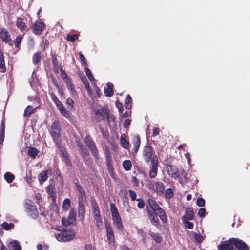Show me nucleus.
I'll return each mask as SVG.
<instances>
[{"label":"nucleus","instance_id":"f257e3e1","mask_svg":"<svg viewBox=\"0 0 250 250\" xmlns=\"http://www.w3.org/2000/svg\"><path fill=\"white\" fill-rule=\"evenodd\" d=\"M110 208L113 223L117 230L122 231L123 229V225L118 209L113 203H110Z\"/></svg>","mask_w":250,"mask_h":250},{"label":"nucleus","instance_id":"f03ea898","mask_svg":"<svg viewBox=\"0 0 250 250\" xmlns=\"http://www.w3.org/2000/svg\"><path fill=\"white\" fill-rule=\"evenodd\" d=\"M149 207L152 209L151 211L158 214L163 222H167V218L165 211L159 206L154 200L152 199H149L148 200L147 208L148 207L149 208Z\"/></svg>","mask_w":250,"mask_h":250},{"label":"nucleus","instance_id":"7ed1b4c3","mask_svg":"<svg viewBox=\"0 0 250 250\" xmlns=\"http://www.w3.org/2000/svg\"><path fill=\"white\" fill-rule=\"evenodd\" d=\"M75 236V232L72 229H64L55 237L58 241L66 242L72 240Z\"/></svg>","mask_w":250,"mask_h":250},{"label":"nucleus","instance_id":"20e7f679","mask_svg":"<svg viewBox=\"0 0 250 250\" xmlns=\"http://www.w3.org/2000/svg\"><path fill=\"white\" fill-rule=\"evenodd\" d=\"M92 207L93 209V214L96 222V226L99 229L103 227V222L100 214L98 205L95 200H92Z\"/></svg>","mask_w":250,"mask_h":250},{"label":"nucleus","instance_id":"39448f33","mask_svg":"<svg viewBox=\"0 0 250 250\" xmlns=\"http://www.w3.org/2000/svg\"><path fill=\"white\" fill-rule=\"evenodd\" d=\"M93 111L98 117L101 118L102 119H105L107 118L109 125H111V122H113V123H114L115 122V118L113 116H108L107 110L104 108H94Z\"/></svg>","mask_w":250,"mask_h":250},{"label":"nucleus","instance_id":"423d86ee","mask_svg":"<svg viewBox=\"0 0 250 250\" xmlns=\"http://www.w3.org/2000/svg\"><path fill=\"white\" fill-rule=\"evenodd\" d=\"M50 133L56 144H58L60 141V127L59 123L57 121H55L52 124Z\"/></svg>","mask_w":250,"mask_h":250},{"label":"nucleus","instance_id":"0eeeda50","mask_svg":"<svg viewBox=\"0 0 250 250\" xmlns=\"http://www.w3.org/2000/svg\"><path fill=\"white\" fill-rule=\"evenodd\" d=\"M105 227L108 243L110 245H113L115 242V238L113 229L110 224L107 221L105 222Z\"/></svg>","mask_w":250,"mask_h":250},{"label":"nucleus","instance_id":"6e6552de","mask_svg":"<svg viewBox=\"0 0 250 250\" xmlns=\"http://www.w3.org/2000/svg\"><path fill=\"white\" fill-rule=\"evenodd\" d=\"M25 208L26 212L31 217L35 218L38 216L37 209L35 206L31 202L26 203Z\"/></svg>","mask_w":250,"mask_h":250},{"label":"nucleus","instance_id":"1a4fd4ad","mask_svg":"<svg viewBox=\"0 0 250 250\" xmlns=\"http://www.w3.org/2000/svg\"><path fill=\"white\" fill-rule=\"evenodd\" d=\"M151 169L149 171V176L151 178H155L157 174L158 158L155 155L151 161Z\"/></svg>","mask_w":250,"mask_h":250},{"label":"nucleus","instance_id":"9d476101","mask_svg":"<svg viewBox=\"0 0 250 250\" xmlns=\"http://www.w3.org/2000/svg\"><path fill=\"white\" fill-rule=\"evenodd\" d=\"M229 241L232 243L237 249L241 250H248V246L245 242L237 238H230Z\"/></svg>","mask_w":250,"mask_h":250},{"label":"nucleus","instance_id":"9b49d317","mask_svg":"<svg viewBox=\"0 0 250 250\" xmlns=\"http://www.w3.org/2000/svg\"><path fill=\"white\" fill-rule=\"evenodd\" d=\"M76 211L73 209H71L69 212L68 219L66 220L65 219L63 218L62 220V224L63 225H67L69 224H73L76 220Z\"/></svg>","mask_w":250,"mask_h":250},{"label":"nucleus","instance_id":"f8f14e48","mask_svg":"<svg viewBox=\"0 0 250 250\" xmlns=\"http://www.w3.org/2000/svg\"><path fill=\"white\" fill-rule=\"evenodd\" d=\"M143 157L146 162H149L153 158L152 148L148 146H145L143 150Z\"/></svg>","mask_w":250,"mask_h":250},{"label":"nucleus","instance_id":"ddd939ff","mask_svg":"<svg viewBox=\"0 0 250 250\" xmlns=\"http://www.w3.org/2000/svg\"><path fill=\"white\" fill-rule=\"evenodd\" d=\"M45 27V24L41 21L36 22L32 26V31L35 34L40 35Z\"/></svg>","mask_w":250,"mask_h":250},{"label":"nucleus","instance_id":"4468645a","mask_svg":"<svg viewBox=\"0 0 250 250\" xmlns=\"http://www.w3.org/2000/svg\"><path fill=\"white\" fill-rule=\"evenodd\" d=\"M55 104L58 110L60 111L62 115L67 118H69L70 117V112L64 107L63 104H62L61 101L58 100Z\"/></svg>","mask_w":250,"mask_h":250},{"label":"nucleus","instance_id":"2eb2a0df","mask_svg":"<svg viewBox=\"0 0 250 250\" xmlns=\"http://www.w3.org/2000/svg\"><path fill=\"white\" fill-rule=\"evenodd\" d=\"M147 212L148 213V215L149 220H150L151 222L154 225V226H157L159 224V219L157 215L158 214H156L154 212H152L150 210V208L147 207Z\"/></svg>","mask_w":250,"mask_h":250},{"label":"nucleus","instance_id":"dca6fc26","mask_svg":"<svg viewBox=\"0 0 250 250\" xmlns=\"http://www.w3.org/2000/svg\"><path fill=\"white\" fill-rule=\"evenodd\" d=\"M218 250H233V246L232 243L229 241L221 242V244L218 246Z\"/></svg>","mask_w":250,"mask_h":250},{"label":"nucleus","instance_id":"f3484780","mask_svg":"<svg viewBox=\"0 0 250 250\" xmlns=\"http://www.w3.org/2000/svg\"><path fill=\"white\" fill-rule=\"evenodd\" d=\"M167 172L169 176L175 179L179 177L178 169L175 166H170L167 167Z\"/></svg>","mask_w":250,"mask_h":250},{"label":"nucleus","instance_id":"a211bd4d","mask_svg":"<svg viewBox=\"0 0 250 250\" xmlns=\"http://www.w3.org/2000/svg\"><path fill=\"white\" fill-rule=\"evenodd\" d=\"M155 191L159 195L162 194L165 190V186L162 182H156L155 183Z\"/></svg>","mask_w":250,"mask_h":250},{"label":"nucleus","instance_id":"6ab92c4d","mask_svg":"<svg viewBox=\"0 0 250 250\" xmlns=\"http://www.w3.org/2000/svg\"><path fill=\"white\" fill-rule=\"evenodd\" d=\"M51 170H47L42 171L38 176V179L40 183H42L48 178V175L50 174Z\"/></svg>","mask_w":250,"mask_h":250},{"label":"nucleus","instance_id":"aec40b11","mask_svg":"<svg viewBox=\"0 0 250 250\" xmlns=\"http://www.w3.org/2000/svg\"><path fill=\"white\" fill-rule=\"evenodd\" d=\"M9 250H21V248L19 243L17 240H13L10 242L8 245Z\"/></svg>","mask_w":250,"mask_h":250},{"label":"nucleus","instance_id":"412c9836","mask_svg":"<svg viewBox=\"0 0 250 250\" xmlns=\"http://www.w3.org/2000/svg\"><path fill=\"white\" fill-rule=\"evenodd\" d=\"M113 85L112 83L108 82L106 84V86L104 88V92L106 96L111 97L113 94Z\"/></svg>","mask_w":250,"mask_h":250},{"label":"nucleus","instance_id":"4be33fe9","mask_svg":"<svg viewBox=\"0 0 250 250\" xmlns=\"http://www.w3.org/2000/svg\"><path fill=\"white\" fill-rule=\"evenodd\" d=\"M78 217L81 220H83L84 217L85 206L83 202L79 203Z\"/></svg>","mask_w":250,"mask_h":250},{"label":"nucleus","instance_id":"5701e85b","mask_svg":"<svg viewBox=\"0 0 250 250\" xmlns=\"http://www.w3.org/2000/svg\"><path fill=\"white\" fill-rule=\"evenodd\" d=\"M0 37L4 42H6L11 40L9 33L4 29L0 30Z\"/></svg>","mask_w":250,"mask_h":250},{"label":"nucleus","instance_id":"b1692460","mask_svg":"<svg viewBox=\"0 0 250 250\" xmlns=\"http://www.w3.org/2000/svg\"><path fill=\"white\" fill-rule=\"evenodd\" d=\"M194 219L193 210L189 208L186 210L185 215L182 218V220H192Z\"/></svg>","mask_w":250,"mask_h":250},{"label":"nucleus","instance_id":"393cba45","mask_svg":"<svg viewBox=\"0 0 250 250\" xmlns=\"http://www.w3.org/2000/svg\"><path fill=\"white\" fill-rule=\"evenodd\" d=\"M24 19L23 18L19 17L17 19V26L18 28L21 31H24L26 29L25 23L24 22Z\"/></svg>","mask_w":250,"mask_h":250},{"label":"nucleus","instance_id":"a878e982","mask_svg":"<svg viewBox=\"0 0 250 250\" xmlns=\"http://www.w3.org/2000/svg\"><path fill=\"white\" fill-rule=\"evenodd\" d=\"M6 68L5 64L3 53L0 51V72L4 73L6 72Z\"/></svg>","mask_w":250,"mask_h":250},{"label":"nucleus","instance_id":"bb28decb","mask_svg":"<svg viewBox=\"0 0 250 250\" xmlns=\"http://www.w3.org/2000/svg\"><path fill=\"white\" fill-rule=\"evenodd\" d=\"M121 144L123 147L125 149H127L130 146L129 142L126 139V136L125 134H123L121 135L120 137Z\"/></svg>","mask_w":250,"mask_h":250},{"label":"nucleus","instance_id":"cd10ccee","mask_svg":"<svg viewBox=\"0 0 250 250\" xmlns=\"http://www.w3.org/2000/svg\"><path fill=\"white\" fill-rule=\"evenodd\" d=\"M133 144L134 145L133 150L135 152H137L140 145V140L138 136H134L133 137Z\"/></svg>","mask_w":250,"mask_h":250},{"label":"nucleus","instance_id":"c85d7f7f","mask_svg":"<svg viewBox=\"0 0 250 250\" xmlns=\"http://www.w3.org/2000/svg\"><path fill=\"white\" fill-rule=\"evenodd\" d=\"M46 189L48 194L52 198L53 200H54L56 197V193L54 187L50 185L46 188Z\"/></svg>","mask_w":250,"mask_h":250},{"label":"nucleus","instance_id":"c756f323","mask_svg":"<svg viewBox=\"0 0 250 250\" xmlns=\"http://www.w3.org/2000/svg\"><path fill=\"white\" fill-rule=\"evenodd\" d=\"M123 167L125 171H129L132 167L131 161L129 160H126L123 162Z\"/></svg>","mask_w":250,"mask_h":250},{"label":"nucleus","instance_id":"7c9ffc66","mask_svg":"<svg viewBox=\"0 0 250 250\" xmlns=\"http://www.w3.org/2000/svg\"><path fill=\"white\" fill-rule=\"evenodd\" d=\"M38 153V151L37 149L35 147H29L28 149V154L33 158H35Z\"/></svg>","mask_w":250,"mask_h":250},{"label":"nucleus","instance_id":"2f4dec72","mask_svg":"<svg viewBox=\"0 0 250 250\" xmlns=\"http://www.w3.org/2000/svg\"><path fill=\"white\" fill-rule=\"evenodd\" d=\"M4 177L5 180L9 183L12 182L15 178L14 175L10 172L5 173Z\"/></svg>","mask_w":250,"mask_h":250},{"label":"nucleus","instance_id":"473e14b6","mask_svg":"<svg viewBox=\"0 0 250 250\" xmlns=\"http://www.w3.org/2000/svg\"><path fill=\"white\" fill-rule=\"evenodd\" d=\"M41 53L37 52L33 56V62L34 64H37L41 61Z\"/></svg>","mask_w":250,"mask_h":250},{"label":"nucleus","instance_id":"72a5a7b5","mask_svg":"<svg viewBox=\"0 0 250 250\" xmlns=\"http://www.w3.org/2000/svg\"><path fill=\"white\" fill-rule=\"evenodd\" d=\"M152 238L157 243H160L162 240V237L158 233H152L150 234Z\"/></svg>","mask_w":250,"mask_h":250},{"label":"nucleus","instance_id":"f704fd0d","mask_svg":"<svg viewBox=\"0 0 250 250\" xmlns=\"http://www.w3.org/2000/svg\"><path fill=\"white\" fill-rule=\"evenodd\" d=\"M131 98L129 95H127L125 100V106L127 109H130L131 107Z\"/></svg>","mask_w":250,"mask_h":250},{"label":"nucleus","instance_id":"c9c22d12","mask_svg":"<svg viewBox=\"0 0 250 250\" xmlns=\"http://www.w3.org/2000/svg\"><path fill=\"white\" fill-rule=\"evenodd\" d=\"M33 112V108L31 106L28 105L24 110V116H29Z\"/></svg>","mask_w":250,"mask_h":250},{"label":"nucleus","instance_id":"e433bc0d","mask_svg":"<svg viewBox=\"0 0 250 250\" xmlns=\"http://www.w3.org/2000/svg\"><path fill=\"white\" fill-rule=\"evenodd\" d=\"M70 206V201L69 199H65L62 204V208L65 210H67Z\"/></svg>","mask_w":250,"mask_h":250},{"label":"nucleus","instance_id":"4c0bfd02","mask_svg":"<svg viewBox=\"0 0 250 250\" xmlns=\"http://www.w3.org/2000/svg\"><path fill=\"white\" fill-rule=\"evenodd\" d=\"M64 81L67 85L68 89L71 92L72 94H73L74 92H75L74 88L69 78L64 80Z\"/></svg>","mask_w":250,"mask_h":250},{"label":"nucleus","instance_id":"58836bf2","mask_svg":"<svg viewBox=\"0 0 250 250\" xmlns=\"http://www.w3.org/2000/svg\"><path fill=\"white\" fill-rule=\"evenodd\" d=\"M1 226L5 230H7L11 228H13L14 226V225L13 223H8L5 222L2 224Z\"/></svg>","mask_w":250,"mask_h":250},{"label":"nucleus","instance_id":"ea45409f","mask_svg":"<svg viewBox=\"0 0 250 250\" xmlns=\"http://www.w3.org/2000/svg\"><path fill=\"white\" fill-rule=\"evenodd\" d=\"M66 104L67 106L68 109H71L73 108L74 106L73 100L70 98H67L66 102Z\"/></svg>","mask_w":250,"mask_h":250},{"label":"nucleus","instance_id":"a19ab883","mask_svg":"<svg viewBox=\"0 0 250 250\" xmlns=\"http://www.w3.org/2000/svg\"><path fill=\"white\" fill-rule=\"evenodd\" d=\"M85 143L90 149L94 148L95 147L94 143L89 138H85Z\"/></svg>","mask_w":250,"mask_h":250},{"label":"nucleus","instance_id":"79ce46f5","mask_svg":"<svg viewBox=\"0 0 250 250\" xmlns=\"http://www.w3.org/2000/svg\"><path fill=\"white\" fill-rule=\"evenodd\" d=\"M22 38L23 37L21 35H20L16 38L15 40L14 41V43L16 47L18 48L19 47V45L21 42Z\"/></svg>","mask_w":250,"mask_h":250},{"label":"nucleus","instance_id":"37998d69","mask_svg":"<svg viewBox=\"0 0 250 250\" xmlns=\"http://www.w3.org/2000/svg\"><path fill=\"white\" fill-rule=\"evenodd\" d=\"M62 154L63 158V159L65 160V161L66 162V164L67 165H69V166L70 165V161L68 158L67 153L64 151H62Z\"/></svg>","mask_w":250,"mask_h":250},{"label":"nucleus","instance_id":"c03bdc74","mask_svg":"<svg viewBox=\"0 0 250 250\" xmlns=\"http://www.w3.org/2000/svg\"><path fill=\"white\" fill-rule=\"evenodd\" d=\"M4 139V128L3 125L0 128V144H2Z\"/></svg>","mask_w":250,"mask_h":250},{"label":"nucleus","instance_id":"a18cd8bd","mask_svg":"<svg viewBox=\"0 0 250 250\" xmlns=\"http://www.w3.org/2000/svg\"><path fill=\"white\" fill-rule=\"evenodd\" d=\"M188 221L189 220H183V222L185 225V227L186 228H188L189 229H192L194 226L193 223L192 222H190Z\"/></svg>","mask_w":250,"mask_h":250},{"label":"nucleus","instance_id":"49530a36","mask_svg":"<svg viewBox=\"0 0 250 250\" xmlns=\"http://www.w3.org/2000/svg\"><path fill=\"white\" fill-rule=\"evenodd\" d=\"M148 189L155 191V183L153 181H148L146 186Z\"/></svg>","mask_w":250,"mask_h":250},{"label":"nucleus","instance_id":"de8ad7c7","mask_svg":"<svg viewBox=\"0 0 250 250\" xmlns=\"http://www.w3.org/2000/svg\"><path fill=\"white\" fill-rule=\"evenodd\" d=\"M112 160L111 158L110 157H107V166L108 167L109 172L110 173L112 172L113 171V168L111 167V163Z\"/></svg>","mask_w":250,"mask_h":250},{"label":"nucleus","instance_id":"09e8293b","mask_svg":"<svg viewBox=\"0 0 250 250\" xmlns=\"http://www.w3.org/2000/svg\"><path fill=\"white\" fill-rule=\"evenodd\" d=\"M205 200L202 198H199L197 200L196 204L199 207H203L205 205Z\"/></svg>","mask_w":250,"mask_h":250},{"label":"nucleus","instance_id":"8fccbe9b","mask_svg":"<svg viewBox=\"0 0 250 250\" xmlns=\"http://www.w3.org/2000/svg\"><path fill=\"white\" fill-rule=\"evenodd\" d=\"M85 73L90 81H91L94 80L91 72L87 68H85Z\"/></svg>","mask_w":250,"mask_h":250},{"label":"nucleus","instance_id":"3c124183","mask_svg":"<svg viewBox=\"0 0 250 250\" xmlns=\"http://www.w3.org/2000/svg\"><path fill=\"white\" fill-rule=\"evenodd\" d=\"M78 36L74 34L71 35H68L67 36V40L69 41L74 42L75 40L78 39Z\"/></svg>","mask_w":250,"mask_h":250},{"label":"nucleus","instance_id":"603ef678","mask_svg":"<svg viewBox=\"0 0 250 250\" xmlns=\"http://www.w3.org/2000/svg\"><path fill=\"white\" fill-rule=\"evenodd\" d=\"M165 195H166V197L167 198H171L173 195V191H172V189H171L170 188L167 189L166 191Z\"/></svg>","mask_w":250,"mask_h":250},{"label":"nucleus","instance_id":"864d4df0","mask_svg":"<svg viewBox=\"0 0 250 250\" xmlns=\"http://www.w3.org/2000/svg\"><path fill=\"white\" fill-rule=\"evenodd\" d=\"M129 196L132 200L134 201L136 199V193L132 190H129Z\"/></svg>","mask_w":250,"mask_h":250},{"label":"nucleus","instance_id":"5fc2aeb1","mask_svg":"<svg viewBox=\"0 0 250 250\" xmlns=\"http://www.w3.org/2000/svg\"><path fill=\"white\" fill-rule=\"evenodd\" d=\"M137 201L138 202L137 204L138 208L140 209L143 208L145 206V203L144 201L142 199H138Z\"/></svg>","mask_w":250,"mask_h":250},{"label":"nucleus","instance_id":"6e6d98bb","mask_svg":"<svg viewBox=\"0 0 250 250\" xmlns=\"http://www.w3.org/2000/svg\"><path fill=\"white\" fill-rule=\"evenodd\" d=\"M206 213V210L204 208H201L198 212V214L199 216H200L201 217H204L205 216Z\"/></svg>","mask_w":250,"mask_h":250},{"label":"nucleus","instance_id":"4d7b16f0","mask_svg":"<svg viewBox=\"0 0 250 250\" xmlns=\"http://www.w3.org/2000/svg\"><path fill=\"white\" fill-rule=\"evenodd\" d=\"M90 149L91 150V152H92V153L93 155L96 159H98L99 158V155H98V151H97V150L96 147H94V148H91Z\"/></svg>","mask_w":250,"mask_h":250},{"label":"nucleus","instance_id":"13d9d810","mask_svg":"<svg viewBox=\"0 0 250 250\" xmlns=\"http://www.w3.org/2000/svg\"><path fill=\"white\" fill-rule=\"evenodd\" d=\"M76 187L77 189L78 190L79 194L82 193V194H84V190L81 188V186L79 184H78V183L76 184Z\"/></svg>","mask_w":250,"mask_h":250},{"label":"nucleus","instance_id":"bf43d9fd","mask_svg":"<svg viewBox=\"0 0 250 250\" xmlns=\"http://www.w3.org/2000/svg\"><path fill=\"white\" fill-rule=\"evenodd\" d=\"M194 239L198 242H201L202 241V236L198 234H195L194 235Z\"/></svg>","mask_w":250,"mask_h":250},{"label":"nucleus","instance_id":"052dcab7","mask_svg":"<svg viewBox=\"0 0 250 250\" xmlns=\"http://www.w3.org/2000/svg\"><path fill=\"white\" fill-rule=\"evenodd\" d=\"M60 72H61V75H62V78L64 80H66L67 79H68L66 73L65 72V71L62 69L61 68L60 69Z\"/></svg>","mask_w":250,"mask_h":250},{"label":"nucleus","instance_id":"680f3d73","mask_svg":"<svg viewBox=\"0 0 250 250\" xmlns=\"http://www.w3.org/2000/svg\"><path fill=\"white\" fill-rule=\"evenodd\" d=\"M182 175L183 176V178H180L179 179V181L181 183H184L186 182L187 181V174L186 173L184 174H182Z\"/></svg>","mask_w":250,"mask_h":250},{"label":"nucleus","instance_id":"e2e57ef3","mask_svg":"<svg viewBox=\"0 0 250 250\" xmlns=\"http://www.w3.org/2000/svg\"><path fill=\"white\" fill-rule=\"evenodd\" d=\"M82 82H83V84L84 85L85 88H89V86H89V83H88V81L87 80V79L85 78H83L82 79Z\"/></svg>","mask_w":250,"mask_h":250},{"label":"nucleus","instance_id":"0e129e2a","mask_svg":"<svg viewBox=\"0 0 250 250\" xmlns=\"http://www.w3.org/2000/svg\"><path fill=\"white\" fill-rule=\"evenodd\" d=\"M85 199V194H83L82 193L79 194V203H80V202L83 203V201H84V200Z\"/></svg>","mask_w":250,"mask_h":250},{"label":"nucleus","instance_id":"69168bd1","mask_svg":"<svg viewBox=\"0 0 250 250\" xmlns=\"http://www.w3.org/2000/svg\"><path fill=\"white\" fill-rule=\"evenodd\" d=\"M130 120H129V119L125 120V122L124 124V127L125 128H127L129 126V125H130Z\"/></svg>","mask_w":250,"mask_h":250},{"label":"nucleus","instance_id":"338daca9","mask_svg":"<svg viewBox=\"0 0 250 250\" xmlns=\"http://www.w3.org/2000/svg\"><path fill=\"white\" fill-rule=\"evenodd\" d=\"M159 134V129L158 128H154L153 130V135L156 136Z\"/></svg>","mask_w":250,"mask_h":250},{"label":"nucleus","instance_id":"774afa93","mask_svg":"<svg viewBox=\"0 0 250 250\" xmlns=\"http://www.w3.org/2000/svg\"><path fill=\"white\" fill-rule=\"evenodd\" d=\"M85 250H96L94 248L92 247L90 245H86L85 246Z\"/></svg>","mask_w":250,"mask_h":250}]
</instances>
